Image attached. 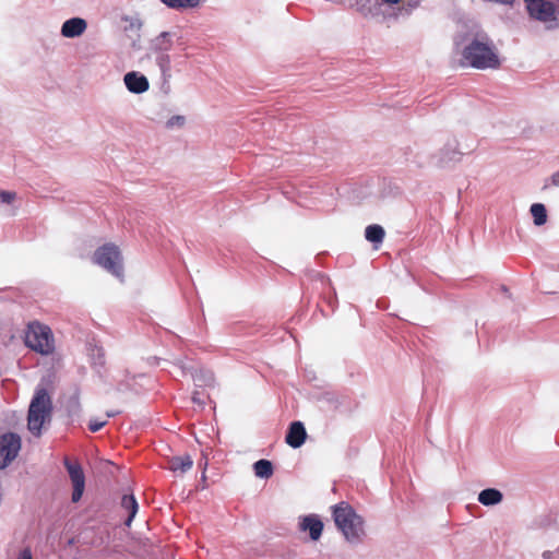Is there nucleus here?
I'll return each instance as SVG.
<instances>
[{"instance_id": "nucleus-15", "label": "nucleus", "mask_w": 559, "mask_h": 559, "mask_svg": "<svg viewBox=\"0 0 559 559\" xmlns=\"http://www.w3.org/2000/svg\"><path fill=\"white\" fill-rule=\"evenodd\" d=\"M478 501L486 507L496 506L502 501V493L495 488L484 489L478 493Z\"/></svg>"}, {"instance_id": "nucleus-28", "label": "nucleus", "mask_w": 559, "mask_h": 559, "mask_svg": "<svg viewBox=\"0 0 559 559\" xmlns=\"http://www.w3.org/2000/svg\"><path fill=\"white\" fill-rule=\"evenodd\" d=\"M543 559H559V546L557 547L556 551L551 550H545L542 554Z\"/></svg>"}, {"instance_id": "nucleus-11", "label": "nucleus", "mask_w": 559, "mask_h": 559, "mask_svg": "<svg viewBox=\"0 0 559 559\" xmlns=\"http://www.w3.org/2000/svg\"><path fill=\"white\" fill-rule=\"evenodd\" d=\"M87 27L86 21L81 17L67 20L61 27V35L67 38H74L82 35Z\"/></svg>"}, {"instance_id": "nucleus-16", "label": "nucleus", "mask_w": 559, "mask_h": 559, "mask_svg": "<svg viewBox=\"0 0 559 559\" xmlns=\"http://www.w3.org/2000/svg\"><path fill=\"white\" fill-rule=\"evenodd\" d=\"M121 508L128 512L126 525L130 526L132 523V520L134 519V516L139 510V506H138V502H136L134 496L133 495H123V497L121 498Z\"/></svg>"}, {"instance_id": "nucleus-2", "label": "nucleus", "mask_w": 559, "mask_h": 559, "mask_svg": "<svg viewBox=\"0 0 559 559\" xmlns=\"http://www.w3.org/2000/svg\"><path fill=\"white\" fill-rule=\"evenodd\" d=\"M332 518L343 538L350 545H359L367 537L366 521L348 502L332 508Z\"/></svg>"}, {"instance_id": "nucleus-17", "label": "nucleus", "mask_w": 559, "mask_h": 559, "mask_svg": "<svg viewBox=\"0 0 559 559\" xmlns=\"http://www.w3.org/2000/svg\"><path fill=\"white\" fill-rule=\"evenodd\" d=\"M530 213L533 217L535 226H544L548 221L546 206L543 203H533L530 207Z\"/></svg>"}, {"instance_id": "nucleus-10", "label": "nucleus", "mask_w": 559, "mask_h": 559, "mask_svg": "<svg viewBox=\"0 0 559 559\" xmlns=\"http://www.w3.org/2000/svg\"><path fill=\"white\" fill-rule=\"evenodd\" d=\"M298 527L308 533L311 540L317 542L321 538L324 525L319 515L308 514L299 518Z\"/></svg>"}, {"instance_id": "nucleus-32", "label": "nucleus", "mask_w": 559, "mask_h": 559, "mask_svg": "<svg viewBox=\"0 0 559 559\" xmlns=\"http://www.w3.org/2000/svg\"><path fill=\"white\" fill-rule=\"evenodd\" d=\"M117 413H108L107 416L108 417H111V416H115Z\"/></svg>"}, {"instance_id": "nucleus-27", "label": "nucleus", "mask_w": 559, "mask_h": 559, "mask_svg": "<svg viewBox=\"0 0 559 559\" xmlns=\"http://www.w3.org/2000/svg\"><path fill=\"white\" fill-rule=\"evenodd\" d=\"M105 424H106L105 420L93 419L90 421L88 427L93 432H96V431L100 430L105 426Z\"/></svg>"}, {"instance_id": "nucleus-26", "label": "nucleus", "mask_w": 559, "mask_h": 559, "mask_svg": "<svg viewBox=\"0 0 559 559\" xmlns=\"http://www.w3.org/2000/svg\"><path fill=\"white\" fill-rule=\"evenodd\" d=\"M205 400H206V396H205L202 392H200V391H198V390H195V391L193 392V394H192V401H193V403H194V404H197L198 406L203 407V406H204V404H205Z\"/></svg>"}, {"instance_id": "nucleus-12", "label": "nucleus", "mask_w": 559, "mask_h": 559, "mask_svg": "<svg viewBox=\"0 0 559 559\" xmlns=\"http://www.w3.org/2000/svg\"><path fill=\"white\" fill-rule=\"evenodd\" d=\"M307 437L306 429L300 421H294L288 429L286 435V442L294 449L301 447L305 443Z\"/></svg>"}, {"instance_id": "nucleus-14", "label": "nucleus", "mask_w": 559, "mask_h": 559, "mask_svg": "<svg viewBox=\"0 0 559 559\" xmlns=\"http://www.w3.org/2000/svg\"><path fill=\"white\" fill-rule=\"evenodd\" d=\"M193 461L190 455L174 456L169 460V469L174 473L183 474L191 469Z\"/></svg>"}, {"instance_id": "nucleus-3", "label": "nucleus", "mask_w": 559, "mask_h": 559, "mask_svg": "<svg viewBox=\"0 0 559 559\" xmlns=\"http://www.w3.org/2000/svg\"><path fill=\"white\" fill-rule=\"evenodd\" d=\"M51 414L52 402L50 395L44 388H37L28 407V431L35 437L41 436L43 430L51 420Z\"/></svg>"}, {"instance_id": "nucleus-30", "label": "nucleus", "mask_w": 559, "mask_h": 559, "mask_svg": "<svg viewBox=\"0 0 559 559\" xmlns=\"http://www.w3.org/2000/svg\"><path fill=\"white\" fill-rule=\"evenodd\" d=\"M550 182L555 187H559V170L550 177Z\"/></svg>"}, {"instance_id": "nucleus-20", "label": "nucleus", "mask_w": 559, "mask_h": 559, "mask_svg": "<svg viewBox=\"0 0 559 559\" xmlns=\"http://www.w3.org/2000/svg\"><path fill=\"white\" fill-rule=\"evenodd\" d=\"M253 471L259 478H270L273 475V465L267 460H259L253 464Z\"/></svg>"}, {"instance_id": "nucleus-1", "label": "nucleus", "mask_w": 559, "mask_h": 559, "mask_svg": "<svg viewBox=\"0 0 559 559\" xmlns=\"http://www.w3.org/2000/svg\"><path fill=\"white\" fill-rule=\"evenodd\" d=\"M461 63L477 70H496L501 60L493 40L486 33H479L463 48Z\"/></svg>"}, {"instance_id": "nucleus-7", "label": "nucleus", "mask_w": 559, "mask_h": 559, "mask_svg": "<svg viewBox=\"0 0 559 559\" xmlns=\"http://www.w3.org/2000/svg\"><path fill=\"white\" fill-rule=\"evenodd\" d=\"M528 14L540 22H554L559 15V0H524Z\"/></svg>"}, {"instance_id": "nucleus-4", "label": "nucleus", "mask_w": 559, "mask_h": 559, "mask_svg": "<svg viewBox=\"0 0 559 559\" xmlns=\"http://www.w3.org/2000/svg\"><path fill=\"white\" fill-rule=\"evenodd\" d=\"M24 344L41 356H50L56 352V340L51 329L38 321L29 322L26 325Z\"/></svg>"}, {"instance_id": "nucleus-24", "label": "nucleus", "mask_w": 559, "mask_h": 559, "mask_svg": "<svg viewBox=\"0 0 559 559\" xmlns=\"http://www.w3.org/2000/svg\"><path fill=\"white\" fill-rule=\"evenodd\" d=\"M166 121L164 122L167 129H180L185 126L187 118L183 115H174L171 117H166Z\"/></svg>"}, {"instance_id": "nucleus-9", "label": "nucleus", "mask_w": 559, "mask_h": 559, "mask_svg": "<svg viewBox=\"0 0 559 559\" xmlns=\"http://www.w3.org/2000/svg\"><path fill=\"white\" fill-rule=\"evenodd\" d=\"M66 467L69 473L73 491L71 495L72 502L76 503L81 500L85 489V476L80 464L66 461Z\"/></svg>"}, {"instance_id": "nucleus-13", "label": "nucleus", "mask_w": 559, "mask_h": 559, "mask_svg": "<svg viewBox=\"0 0 559 559\" xmlns=\"http://www.w3.org/2000/svg\"><path fill=\"white\" fill-rule=\"evenodd\" d=\"M124 84L127 88L132 93H143L148 90L147 79L136 72H129L124 75Z\"/></svg>"}, {"instance_id": "nucleus-18", "label": "nucleus", "mask_w": 559, "mask_h": 559, "mask_svg": "<svg viewBox=\"0 0 559 559\" xmlns=\"http://www.w3.org/2000/svg\"><path fill=\"white\" fill-rule=\"evenodd\" d=\"M385 231L380 225H369L365 230V237L368 241L379 245L383 241Z\"/></svg>"}, {"instance_id": "nucleus-25", "label": "nucleus", "mask_w": 559, "mask_h": 559, "mask_svg": "<svg viewBox=\"0 0 559 559\" xmlns=\"http://www.w3.org/2000/svg\"><path fill=\"white\" fill-rule=\"evenodd\" d=\"M16 200V193L10 190L0 189V204L12 205Z\"/></svg>"}, {"instance_id": "nucleus-21", "label": "nucleus", "mask_w": 559, "mask_h": 559, "mask_svg": "<svg viewBox=\"0 0 559 559\" xmlns=\"http://www.w3.org/2000/svg\"><path fill=\"white\" fill-rule=\"evenodd\" d=\"M193 379H194L195 386H199V388H201V386L211 388L215 383L214 376L209 370H199L193 376Z\"/></svg>"}, {"instance_id": "nucleus-23", "label": "nucleus", "mask_w": 559, "mask_h": 559, "mask_svg": "<svg viewBox=\"0 0 559 559\" xmlns=\"http://www.w3.org/2000/svg\"><path fill=\"white\" fill-rule=\"evenodd\" d=\"M170 9H188L199 5L200 0H160Z\"/></svg>"}, {"instance_id": "nucleus-8", "label": "nucleus", "mask_w": 559, "mask_h": 559, "mask_svg": "<svg viewBox=\"0 0 559 559\" xmlns=\"http://www.w3.org/2000/svg\"><path fill=\"white\" fill-rule=\"evenodd\" d=\"M21 438L13 432L0 436V469L8 467L17 456L21 450Z\"/></svg>"}, {"instance_id": "nucleus-31", "label": "nucleus", "mask_w": 559, "mask_h": 559, "mask_svg": "<svg viewBox=\"0 0 559 559\" xmlns=\"http://www.w3.org/2000/svg\"><path fill=\"white\" fill-rule=\"evenodd\" d=\"M382 3L384 4H388V5H395V4H399L402 0H381Z\"/></svg>"}, {"instance_id": "nucleus-22", "label": "nucleus", "mask_w": 559, "mask_h": 559, "mask_svg": "<svg viewBox=\"0 0 559 559\" xmlns=\"http://www.w3.org/2000/svg\"><path fill=\"white\" fill-rule=\"evenodd\" d=\"M152 46L156 51H167L171 47L170 35L167 32L159 34L152 41Z\"/></svg>"}, {"instance_id": "nucleus-29", "label": "nucleus", "mask_w": 559, "mask_h": 559, "mask_svg": "<svg viewBox=\"0 0 559 559\" xmlns=\"http://www.w3.org/2000/svg\"><path fill=\"white\" fill-rule=\"evenodd\" d=\"M17 559H33L31 550L28 548L23 549Z\"/></svg>"}, {"instance_id": "nucleus-5", "label": "nucleus", "mask_w": 559, "mask_h": 559, "mask_svg": "<svg viewBox=\"0 0 559 559\" xmlns=\"http://www.w3.org/2000/svg\"><path fill=\"white\" fill-rule=\"evenodd\" d=\"M475 147L464 138H449L432 156L438 168H450L461 163L464 155L473 153Z\"/></svg>"}, {"instance_id": "nucleus-19", "label": "nucleus", "mask_w": 559, "mask_h": 559, "mask_svg": "<svg viewBox=\"0 0 559 559\" xmlns=\"http://www.w3.org/2000/svg\"><path fill=\"white\" fill-rule=\"evenodd\" d=\"M358 12L365 17H379L382 16L385 19L384 13L382 12L381 3L373 4H361L358 7Z\"/></svg>"}, {"instance_id": "nucleus-6", "label": "nucleus", "mask_w": 559, "mask_h": 559, "mask_svg": "<svg viewBox=\"0 0 559 559\" xmlns=\"http://www.w3.org/2000/svg\"><path fill=\"white\" fill-rule=\"evenodd\" d=\"M92 261L118 280H123V258L118 246L105 243L98 247L93 253Z\"/></svg>"}]
</instances>
